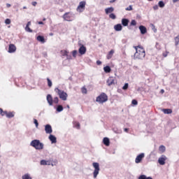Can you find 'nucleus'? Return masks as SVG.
Masks as SVG:
<instances>
[{"label":"nucleus","instance_id":"nucleus-25","mask_svg":"<svg viewBox=\"0 0 179 179\" xmlns=\"http://www.w3.org/2000/svg\"><path fill=\"white\" fill-rule=\"evenodd\" d=\"M103 71L106 73H110L111 72V68L109 66H106L103 68Z\"/></svg>","mask_w":179,"mask_h":179},{"label":"nucleus","instance_id":"nucleus-2","mask_svg":"<svg viewBox=\"0 0 179 179\" xmlns=\"http://www.w3.org/2000/svg\"><path fill=\"white\" fill-rule=\"evenodd\" d=\"M55 92L57 93V96H59V99L63 101H66V100H68V93L65 92V91L56 87L55 89Z\"/></svg>","mask_w":179,"mask_h":179},{"label":"nucleus","instance_id":"nucleus-8","mask_svg":"<svg viewBox=\"0 0 179 179\" xmlns=\"http://www.w3.org/2000/svg\"><path fill=\"white\" fill-rule=\"evenodd\" d=\"M64 20H66V22H71L72 20L71 17H72V14H71L70 12H68V13H66L63 15L62 16Z\"/></svg>","mask_w":179,"mask_h":179},{"label":"nucleus","instance_id":"nucleus-45","mask_svg":"<svg viewBox=\"0 0 179 179\" xmlns=\"http://www.w3.org/2000/svg\"><path fill=\"white\" fill-rule=\"evenodd\" d=\"M5 23H6V24H10V20L7 18L5 20Z\"/></svg>","mask_w":179,"mask_h":179},{"label":"nucleus","instance_id":"nucleus-41","mask_svg":"<svg viewBox=\"0 0 179 179\" xmlns=\"http://www.w3.org/2000/svg\"><path fill=\"white\" fill-rule=\"evenodd\" d=\"M130 24L131 26H136V21L135 20H131Z\"/></svg>","mask_w":179,"mask_h":179},{"label":"nucleus","instance_id":"nucleus-47","mask_svg":"<svg viewBox=\"0 0 179 179\" xmlns=\"http://www.w3.org/2000/svg\"><path fill=\"white\" fill-rule=\"evenodd\" d=\"M156 48H157V50H162V48H160V44L158 43H156Z\"/></svg>","mask_w":179,"mask_h":179},{"label":"nucleus","instance_id":"nucleus-60","mask_svg":"<svg viewBox=\"0 0 179 179\" xmlns=\"http://www.w3.org/2000/svg\"><path fill=\"white\" fill-rule=\"evenodd\" d=\"M43 22H44V21H45V20H46V19H45V18H43Z\"/></svg>","mask_w":179,"mask_h":179},{"label":"nucleus","instance_id":"nucleus-27","mask_svg":"<svg viewBox=\"0 0 179 179\" xmlns=\"http://www.w3.org/2000/svg\"><path fill=\"white\" fill-rule=\"evenodd\" d=\"M162 111L164 114H171L173 113L171 109H163Z\"/></svg>","mask_w":179,"mask_h":179},{"label":"nucleus","instance_id":"nucleus-18","mask_svg":"<svg viewBox=\"0 0 179 179\" xmlns=\"http://www.w3.org/2000/svg\"><path fill=\"white\" fill-rule=\"evenodd\" d=\"M114 29L115 31H121V30H122V25H121V24H117L114 26Z\"/></svg>","mask_w":179,"mask_h":179},{"label":"nucleus","instance_id":"nucleus-58","mask_svg":"<svg viewBox=\"0 0 179 179\" xmlns=\"http://www.w3.org/2000/svg\"><path fill=\"white\" fill-rule=\"evenodd\" d=\"M6 6H7V8H10V4L7 3V4H6Z\"/></svg>","mask_w":179,"mask_h":179},{"label":"nucleus","instance_id":"nucleus-19","mask_svg":"<svg viewBox=\"0 0 179 179\" xmlns=\"http://www.w3.org/2000/svg\"><path fill=\"white\" fill-rule=\"evenodd\" d=\"M36 40L39 41L40 43H42V44H44L45 43V39L44 38V36H38L36 38Z\"/></svg>","mask_w":179,"mask_h":179},{"label":"nucleus","instance_id":"nucleus-22","mask_svg":"<svg viewBox=\"0 0 179 179\" xmlns=\"http://www.w3.org/2000/svg\"><path fill=\"white\" fill-rule=\"evenodd\" d=\"M114 12V8L113 7L107 8L105 9V13L106 15H108V13H113Z\"/></svg>","mask_w":179,"mask_h":179},{"label":"nucleus","instance_id":"nucleus-14","mask_svg":"<svg viewBox=\"0 0 179 179\" xmlns=\"http://www.w3.org/2000/svg\"><path fill=\"white\" fill-rule=\"evenodd\" d=\"M115 80H114V78L113 77H110L107 80L108 86H111L113 85H115Z\"/></svg>","mask_w":179,"mask_h":179},{"label":"nucleus","instance_id":"nucleus-35","mask_svg":"<svg viewBox=\"0 0 179 179\" xmlns=\"http://www.w3.org/2000/svg\"><path fill=\"white\" fill-rule=\"evenodd\" d=\"M109 17H110V19H113V20L117 19V16H115V14H114V13H110L109 15Z\"/></svg>","mask_w":179,"mask_h":179},{"label":"nucleus","instance_id":"nucleus-56","mask_svg":"<svg viewBox=\"0 0 179 179\" xmlns=\"http://www.w3.org/2000/svg\"><path fill=\"white\" fill-rule=\"evenodd\" d=\"M160 93H162V94H163V93H164V90H161Z\"/></svg>","mask_w":179,"mask_h":179},{"label":"nucleus","instance_id":"nucleus-5","mask_svg":"<svg viewBox=\"0 0 179 179\" xmlns=\"http://www.w3.org/2000/svg\"><path fill=\"white\" fill-rule=\"evenodd\" d=\"M46 99L49 106H52L54 103L58 104V103H59V99H58V96L52 99V96H51V94H48Z\"/></svg>","mask_w":179,"mask_h":179},{"label":"nucleus","instance_id":"nucleus-42","mask_svg":"<svg viewBox=\"0 0 179 179\" xmlns=\"http://www.w3.org/2000/svg\"><path fill=\"white\" fill-rule=\"evenodd\" d=\"M131 103L134 106H138V101H136V99H133L132 101H131Z\"/></svg>","mask_w":179,"mask_h":179},{"label":"nucleus","instance_id":"nucleus-20","mask_svg":"<svg viewBox=\"0 0 179 179\" xmlns=\"http://www.w3.org/2000/svg\"><path fill=\"white\" fill-rule=\"evenodd\" d=\"M158 163H159L161 166H164V164H166V158H164V157L159 158Z\"/></svg>","mask_w":179,"mask_h":179},{"label":"nucleus","instance_id":"nucleus-17","mask_svg":"<svg viewBox=\"0 0 179 179\" xmlns=\"http://www.w3.org/2000/svg\"><path fill=\"white\" fill-rule=\"evenodd\" d=\"M49 139L52 143H57V137H55V136L50 134L49 136Z\"/></svg>","mask_w":179,"mask_h":179},{"label":"nucleus","instance_id":"nucleus-57","mask_svg":"<svg viewBox=\"0 0 179 179\" xmlns=\"http://www.w3.org/2000/svg\"><path fill=\"white\" fill-rule=\"evenodd\" d=\"M179 0H173V3H176V2H178Z\"/></svg>","mask_w":179,"mask_h":179},{"label":"nucleus","instance_id":"nucleus-38","mask_svg":"<svg viewBox=\"0 0 179 179\" xmlns=\"http://www.w3.org/2000/svg\"><path fill=\"white\" fill-rule=\"evenodd\" d=\"M25 30H26V31H28L29 33H33V30L31 29H30L29 27L26 26Z\"/></svg>","mask_w":179,"mask_h":179},{"label":"nucleus","instance_id":"nucleus-9","mask_svg":"<svg viewBox=\"0 0 179 179\" xmlns=\"http://www.w3.org/2000/svg\"><path fill=\"white\" fill-rule=\"evenodd\" d=\"M58 164V161L57 159H49L46 161V166H57Z\"/></svg>","mask_w":179,"mask_h":179},{"label":"nucleus","instance_id":"nucleus-61","mask_svg":"<svg viewBox=\"0 0 179 179\" xmlns=\"http://www.w3.org/2000/svg\"><path fill=\"white\" fill-rule=\"evenodd\" d=\"M23 9H27V8L26 7H23Z\"/></svg>","mask_w":179,"mask_h":179},{"label":"nucleus","instance_id":"nucleus-52","mask_svg":"<svg viewBox=\"0 0 179 179\" xmlns=\"http://www.w3.org/2000/svg\"><path fill=\"white\" fill-rule=\"evenodd\" d=\"M31 22H30V21L28 22L27 24V27H29V26H31Z\"/></svg>","mask_w":179,"mask_h":179},{"label":"nucleus","instance_id":"nucleus-62","mask_svg":"<svg viewBox=\"0 0 179 179\" xmlns=\"http://www.w3.org/2000/svg\"><path fill=\"white\" fill-rule=\"evenodd\" d=\"M148 1H152V0H148Z\"/></svg>","mask_w":179,"mask_h":179},{"label":"nucleus","instance_id":"nucleus-13","mask_svg":"<svg viewBox=\"0 0 179 179\" xmlns=\"http://www.w3.org/2000/svg\"><path fill=\"white\" fill-rule=\"evenodd\" d=\"M45 134H52V127L50 124H46L45 126Z\"/></svg>","mask_w":179,"mask_h":179},{"label":"nucleus","instance_id":"nucleus-15","mask_svg":"<svg viewBox=\"0 0 179 179\" xmlns=\"http://www.w3.org/2000/svg\"><path fill=\"white\" fill-rule=\"evenodd\" d=\"M139 30L141 31V34H146L148 30L146 29V27L143 25H141L139 27Z\"/></svg>","mask_w":179,"mask_h":179},{"label":"nucleus","instance_id":"nucleus-55","mask_svg":"<svg viewBox=\"0 0 179 179\" xmlns=\"http://www.w3.org/2000/svg\"><path fill=\"white\" fill-rule=\"evenodd\" d=\"M158 6H155L154 7H153V8L155 9V10H156V9H158Z\"/></svg>","mask_w":179,"mask_h":179},{"label":"nucleus","instance_id":"nucleus-28","mask_svg":"<svg viewBox=\"0 0 179 179\" xmlns=\"http://www.w3.org/2000/svg\"><path fill=\"white\" fill-rule=\"evenodd\" d=\"M7 113H8V111H6V110L3 111V110L0 108V114H1V117H3L5 115L6 116Z\"/></svg>","mask_w":179,"mask_h":179},{"label":"nucleus","instance_id":"nucleus-30","mask_svg":"<svg viewBox=\"0 0 179 179\" xmlns=\"http://www.w3.org/2000/svg\"><path fill=\"white\" fill-rule=\"evenodd\" d=\"M138 179H153V178H152V177H146V176L145 175H141L138 177Z\"/></svg>","mask_w":179,"mask_h":179},{"label":"nucleus","instance_id":"nucleus-29","mask_svg":"<svg viewBox=\"0 0 179 179\" xmlns=\"http://www.w3.org/2000/svg\"><path fill=\"white\" fill-rule=\"evenodd\" d=\"M64 110V107L62 106V105H59L57 106V111L58 113H61V111H63Z\"/></svg>","mask_w":179,"mask_h":179},{"label":"nucleus","instance_id":"nucleus-46","mask_svg":"<svg viewBox=\"0 0 179 179\" xmlns=\"http://www.w3.org/2000/svg\"><path fill=\"white\" fill-rule=\"evenodd\" d=\"M132 6H129V7L125 8V10H132Z\"/></svg>","mask_w":179,"mask_h":179},{"label":"nucleus","instance_id":"nucleus-43","mask_svg":"<svg viewBox=\"0 0 179 179\" xmlns=\"http://www.w3.org/2000/svg\"><path fill=\"white\" fill-rule=\"evenodd\" d=\"M34 124H35L36 128H38V121L36 119L34 120Z\"/></svg>","mask_w":179,"mask_h":179},{"label":"nucleus","instance_id":"nucleus-11","mask_svg":"<svg viewBox=\"0 0 179 179\" xmlns=\"http://www.w3.org/2000/svg\"><path fill=\"white\" fill-rule=\"evenodd\" d=\"M143 157H145L144 153H141V154L138 155L135 159V162L137 164L141 163L142 162V160L143 159Z\"/></svg>","mask_w":179,"mask_h":179},{"label":"nucleus","instance_id":"nucleus-16","mask_svg":"<svg viewBox=\"0 0 179 179\" xmlns=\"http://www.w3.org/2000/svg\"><path fill=\"white\" fill-rule=\"evenodd\" d=\"M129 23V20L127 19V18H123L122 19V26H124V27H127V26H128V24Z\"/></svg>","mask_w":179,"mask_h":179},{"label":"nucleus","instance_id":"nucleus-7","mask_svg":"<svg viewBox=\"0 0 179 179\" xmlns=\"http://www.w3.org/2000/svg\"><path fill=\"white\" fill-rule=\"evenodd\" d=\"M86 8V1H80L79 3V5L77 7V12H79L80 13L83 12L85 10V8Z\"/></svg>","mask_w":179,"mask_h":179},{"label":"nucleus","instance_id":"nucleus-26","mask_svg":"<svg viewBox=\"0 0 179 179\" xmlns=\"http://www.w3.org/2000/svg\"><path fill=\"white\" fill-rule=\"evenodd\" d=\"M159 151L160 153H164L166 152V147L164 145L159 146Z\"/></svg>","mask_w":179,"mask_h":179},{"label":"nucleus","instance_id":"nucleus-59","mask_svg":"<svg viewBox=\"0 0 179 179\" xmlns=\"http://www.w3.org/2000/svg\"><path fill=\"white\" fill-rule=\"evenodd\" d=\"M110 3H113V2H115V0L110 1Z\"/></svg>","mask_w":179,"mask_h":179},{"label":"nucleus","instance_id":"nucleus-49","mask_svg":"<svg viewBox=\"0 0 179 179\" xmlns=\"http://www.w3.org/2000/svg\"><path fill=\"white\" fill-rule=\"evenodd\" d=\"M76 127L78 128V129L80 128V124H79V122L76 123Z\"/></svg>","mask_w":179,"mask_h":179},{"label":"nucleus","instance_id":"nucleus-51","mask_svg":"<svg viewBox=\"0 0 179 179\" xmlns=\"http://www.w3.org/2000/svg\"><path fill=\"white\" fill-rule=\"evenodd\" d=\"M31 5H33V6H36V5H37V3L36 1H33L31 3Z\"/></svg>","mask_w":179,"mask_h":179},{"label":"nucleus","instance_id":"nucleus-23","mask_svg":"<svg viewBox=\"0 0 179 179\" xmlns=\"http://www.w3.org/2000/svg\"><path fill=\"white\" fill-rule=\"evenodd\" d=\"M6 117H7V118H13V117H15V112H8L7 111Z\"/></svg>","mask_w":179,"mask_h":179},{"label":"nucleus","instance_id":"nucleus-12","mask_svg":"<svg viewBox=\"0 0 179 179\" xmlns=\"http://www.w3.org/2000/svg\"><path fill=\"white\" fill-rule=\"evenodd\" d=\"M86 51H87V49L85 47V45H81V46L78 49L79 54H80V55H85V54H86Z\"/></svg>","mask_w":179,"mask_h":179},{"label":"nucleus","instance_id":"nucleus-32","mask_svg":"<svg viewBox=\"0 0 179 179\" xmlns=\"http://www.w3.org/2000/svg\"><path fill=\"white\" fill-rule=\"evenodd\" d=\"M81 92L83 94H87V89H86L85 87L81 88Z\"/></svg>","mask_w":179,"mask_h":179},{"label":"nucleus","instance_id":"nucleus-50","mask_svg":"<svg viewBox=\"0 0 179 179\" xmlns=\"http://www.w3.org/2000/svg\"><path fill=\"white\" fill-rule=\"evenodd\" d=\"M101 61L98 60L96 61V65H101Z\"/></svg>","mask_w":179,"mask_h":179},{"label":"nucleus","instance_id":"nucleus-40","mask_svg":"<svg viewBox=\"0 0 179 179\" xmlns=\"http://www.w3.org/2000/svg\"><path fill=\"white\" fill-rule=\"evenodd\" d=\"M78 55V50H73L72 52V55L74 58H76V55Z\"/></svg>","mask_w":179,"mask_h":179},{"label":"nucleus","instance_id":"nucleus-34","mask_svg":"<svg viewBox=\"0 0 179 179\" xmlns=\"http://www.w3.org/2000/svg\"><path fill=\"white\" fill-rule=\"evenodd\" d=\"M22 179H31V177H30V175H29V173H27L22 176Z\"/></svg>","mask_w":179,"mask_h":179},{"label":"nucleus","instance_id":"nucleus-10","mask_svg":"<svg viewBox=\"0 0 179 179\" xmlns=\"http://www.w3.org/2000/svg\"><path fill=\"white\" fill-rule=\"evenodd\" d=\"M15 52H16V46L15 45V44L10 43L8 46V52L10 54H12Z\"/></svg>","mask_w":179,"mask_h":179},{"label":"nucleus","instance_id":"nucleus-4","mask_svg":"<svg viewBox=\"0 0 179 179\" xmlns=\"http://www.w3.org/2000/svg\"><path fill=\"white\" fill-rule=\"evenodd\" d=\"M108 96H107L104 92L101 93V94L96 99V103H99V104H103V103H106V101H108Z\"/></svg>","mask_w":179,"mask_h":179},{"label":"nucleus","instance_id":"nucleus-44","mask_svg":"<svg viewBox=\"0 0 179 179\" xmlns=\"http://www.w3.org/2000/svg\"><path fill=\"white\" fill-rule=\"evenodd\" d=\"M128 86H129L128 83H125L122 87L123 90H127V89H128Z\"/></svg>","mask_w":179,"mask_h":179},{"label":"nucleus","instance_id":"nucleus-37","mask_svg":"<svg viewBox=\"0 0 179 179\" xmlns=\"http://www.w3.org/2000/svg\"><path fill=\"white\" fill-rule=\"evenodd\" d=\"M158 5L159 8H164V2H163L162 1H159Z\"/></svg>","mask_w":179,"mask_h":179},{"label":"nucleus","instance_id":"nucleus-3","mask_svg":"<svg viewBox=\"0 0 179 179\" xmlns=\"http://www.w3.org/2000/svg\"><path fill=\"white\" fill-rule=\"evenodd\" d=\"M31 146L36 148V150H41L44 148V144L39 141V140H33L31 143Z\"/></svg>","mask_w":179,"mask_h":179},{"label":"nucleus","instance_id":"nucleus-21","mask_svg":"<svg viewBox=\"0 0 179 179\" xmlns=\"http://www.w3.org/2000/svg\"><path fill=\"white\" fill-rule=\"evenodd\" d=\"M113 55H114V50H111L107 55V59H111L113 58Z\"/></svg>","mask_w":179,"mask_h":179},{"label":"nucleus","instance_id":"nucleus-31","mask_svg":"<svg viewBox=\"0 0 179 179\" xmlns=\"http://www.w3.org/2000/svg\"><path fill=\"white\" fill-rule=\"evenodd\" d=\"M61 54L63 57H68L69 52L66 50H62Z\"/></svg>","mask_w":179,"mask_h":179},{"label":"nucleus","instance_id":"nucleus-54","mask_svg":"<svg viewBox=\"0 0 179 179\" xmlns=\"http://www.w3.org/2000/svg\"><path fill=\"white\" fill-rule=\"evenodd\" d=\"M38 24H44V22H43L42 21H39V22H38Z\"/></svg>","mask_w":179,"mask_h":179},{"label":"nucleus","instance_id":"nucleus-33","mask_svg":"<svg viewBox=\"0 0 179 179\" xmlns=\"http://www.w3.org/2000/svg\"><path fill=\"white\" fill-rule=\"evenodd\" d=\"M179 44V34L175 37V45L177 46Z\"/></svg>","mask_w":179,"mask_h":179},{"label":"nucleus","instance_id":"nucleus-6","mask_svg":"<svg viewBox=\"0 0 179 179\" xmlns=\"http://www.w3.org/2000/svg\"><path fill=\"white\" fill-rule=\"evenodd\" d=\"M92 166L94 169L93 172L94 178H97V176H99V173L100 171V165L97 162H94Z\"/></svg>","mask_w":179,"mask_h":179},{"label":"nucleus","instance_id":"nucleus-53","mask_svg":"<svg viewBox=\"0 0 179 179\" xmlns=\"http://www.w3.org/2000/svg\"><path fill=\"white\" fill-rule=\"evenodd\" d=\"M124 132H129V129H128V128H124Z\"/></svg>","mask_w":179,"mask_h":179},{"label":"nucleus","instance_id":"nucleus-48","mask_svg":"<svg viewBox=\"0 0 179 179\" xmlns=\"http://www.w3.org/2000/svg\"><path fill=\"white\" fill-rule=\"evenodd\" d=\"M169 55V52L166 51L165 52L163 53V57H166Z\"/></svg>","mask_w":179,"mask_h":179},{"label":"nucleus","instance_id":"nucleus-24","mask_svg":"<svg viewBox=\"0 0 179 179\" xmlns=\"http://www.w3.org/2000/svg\"><path fill=\"white\" fill-rule=\"evenodd\" d=\"M103 144L106 145V146H110V139L108 138H103Z\"/></svg>","mask_w":179,"mask_h":179},{"label":"nucleus","instance_id":"nucleus-1","mask_svg":"<svg viewBox=\"0 0 179 179\" xmlns=\"http://www.w3.org/2000/svg\"><path fill=\"white\" fill-rule=\"evenodd\" d=\"M134 48L136 50L134 54L135 59H143V58L146 57V52L142 45H138V46H134Z\"/></svg>","mask_w":179,"mask_h":179},{"label":"nucleus","instance_id":"nucleus-36","mask_svg":"<svg viewBox=\"0 0 179 179\" xmlns=\"http://www.w3.org/2000/svg\"><path fill=\"white\" fill-rule=\"evenodd\" d=\"M47 80H48V87H51L52 86V82L48 78H47Z\"/></svg>","mask_w":179,"mask_h":179},{"label":"nucleus","instance_id":"nucleus-39","mask_svg":"<svg viewBox=\"0 0 179 179\" xmlns=\"http://www.w3.org/2000/svg\"><path fill=\"white\" fill-rule=\"evenodd\" d=\"M41 166H47V161L44 160V159H42L41 161Z\"/></svg>","mask_w":179,"mask_h":179}]
</instances>
